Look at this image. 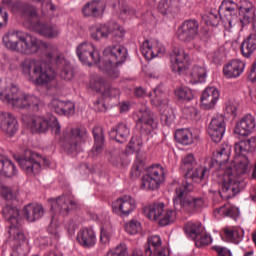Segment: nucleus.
Returning a JSON list of instances; mask_svg holds the SVG:
<instances>
[{"label":"nucleus","instance_id":"45","mask_svg":"<svg viewBox=\"0 0 256 256\" xmlns=\"http://www.w3.org/2000/svg\"><path fill=\"white\" fill-rule=\"evenodd\" d=\"M141 53L145 59H154L159 55V50L149 45V40H146L141 46Z\"/></svg>","mask_w":256,"mask_h":256},{"label":"nucleus","instance_id":"40","mask_svg":"<svg viewBox=\"0 0 256 256\" xmlns=\"http://www.w3.org/2000/svg\"><path fill=\"white\" fill-rule=\"evenodd\" d=\"M175 140L181 145H192L193 143V133L189 129H179L174 134Z\"/></svg>","mask_w":256,"mask_h":256},{"label":"nucleus","instance_id":"54","mask_svg":"<svg viewBox=\"0 0 256 256\" xmlns=\"http://www.w3.org/2000/svg\"><path fill=\"white\" fill-rule=\"evenodd\" d=\"M141 147H143V141L139 137L133 136L128 143V149L131 153H135V151H141Z\"/></svg>","mask_w":256,"mask_h":256},{"label":"nucleus","instance_id":"59","mask_svg":"<svg viewBox=\"0 0 256 256\" xmlns=\"http://www.w3.org/2000/svg\"><path fill=\"white\" fill-rule=\"evenodd\" d=\"M109 155L108 161L112 165H119L121 163V152L119 150H113Z\"/></svg>","mask_w":256,"mask_h":256},{"label":"nucleus","instance_id":"53","mask_svg":"<svg viewBox=\"0 0 256 256\" xmlns=\"http://www.w3.org/2000/svg\"><path fill=\"white\" fill-rule=\"evenodd\" d=\"M234 151L236 155L239 157V159H241V157H247L245 153L249 151V146L246 145L245 141H241L234 145Z\"/></svg>","mask_w":256,"mask_h":256},{"label":"nucleus","instance_id":"9","mask_svg":"<svg viewBox=\"0 0 256 256\" xmlns=\"http://www.w3.org/2000/svg\"><path fill=\"white\" fill-rule=\"evenodd\" d=\"M0 194L5 199L1 211L3 218L10 224V226L19 225V223H21V218L19 217V208L13 203L16 199L13 190L0 184Z\"/></svg>","mask_w":256,"mask_h":256},{"label":"nucleus","instance_id":"14","mask_svg":"<svg viewBox=\"0 0 256 256\" xmlns=\"http://www.w3.org/2000/svg\"><path fill=\"white\" fill-rule=\"evenodd\" d=\"M109 35H113V37H119V39H122L123 35H125V30H123V28H121L117 22L101 24L99 26L92 27L91 29V37L94 39V41L107 39Z\"/></svg>","mask_w":256,"mask_h":256},{"label":"nucleus","instance_id":"63","mask_svg":"<svg viewBox=\"0 0 256 256\" xmlns=\"http://www.w3.org/2000/svg\"><path fill=\"white\" fill-rule=\"evenodd\" d=\"M143 167V162H140V164H138L137 162H135V164L133 165L130 175L133 179H137V177H141V168Z\"/></svg>","mask_w":256,"mask_h":256},{"label":"nucleus","instance_id":"3","mask_svg":"<svg viewBox=\"0 0 256 256\" xmlns=\"http://www.w3.org/2000/svg\"><path fill=\"white\" fill-rule=\"evenodd\" d=\"M2 42L4 47L14 53H20V55H37L39 51L43 52L44 57L51 63L55 59L59 51V47L53 43L45 42L31 33L13 30L6 33Z\"/></svg>","mask_w":256,"mask_h":256},{"label":"nucleus","instance_id":"34","mask_svg":"<svg viewBox=\"0 0 256 256\" xmlns=\"http://www.w3.org/2000/svg\"><path fill=\"white\" fill-rule=\"evenodd\" d=\"M19 173L17 166L9 158L0 155V175L4 177H15Z\"/></svg>","mask_w":256,"mask_h":256},{"label":"nucleus","instance_id":"31","mask_svg":"<svg viewBox=\"0 0 256 256\" xmlns=\"http://www.w3.org/2000/svg\"><path fill=\"white\" fill-rule=\"evenodd\" d=\"M32 133H47L49 131V120L42 116H33L28 122Z\"/></svg>","mask_w":256,"mask_h":256},{"label":"nucleus","instance_id":"4","mask_svg":"<svg viewBox=\"0 0 256 256\" xmlns=\"http://www.w3.org/2000/svg\"><path fill=\"white\" fill-rule=\"evenodd\" d=\"M251 169V162L247 156H241L235 166H228L220 183L219 194L222 199H233L241 193V182L237 180L239 175H245Z\"/></svg>","mask_w":256,"mask_h":256},{"label":"nucleus","instance_id":"62","mask_svg":"<svg viewBox=\"0 0 256 256\" xmlns=\"http://www.w3.org/2000/svg\"><path fill=\"white\" fill-rule=\"evenodd\" d=\"M22 13L23 15H27V17H37V8L30 4H26Z\"/></svg>","mask_w":256,"mask_h":256},{"label":"nucleus","instance_id":"35","mask_svg":"<svg viewBox=\"0 0 256 256\" xmlns=\"http://www.w3.org/2000/svg\"><path fill=\"white\" fill-rule=\"evenodd\" d=\"M240 51L246 59H249L256 51V36L249 35L244 39L240 46Z\"/></svg>","mask_w":256,"mask_h":256},{"label":"nucleus","instance_id":"47","mask_svg":"<svg viewBox=\"0 0 256 256\" xmlns=\"http://www.w3.org/2000/svg\"><path fill=\"white\" fill-rule=\"evenodd\" d=\"M125 231L129 235H137V233H141V222L132 219L130 222L125 224Z\"/></svg>","mask_w":256,"mask_h":256},{"label":"nucleus","instance_id":"57","mask_svg":"<svg viewBox=\"0 0 256 256\" xmlns=\"http://www.w3.org/2000/svg\"><path fill=\"white\" fill-rule=\"evenodd\" d=\"M50 107L54 113H57V115H62L63 113V101L59 99H53L50 103Z\"/></svg>","mask_w":256,"mask_h":256},{"label":"nucleus","instance_id":"17","mask_svg":"<svg viewBox=\"0 0 256 256\" xmlns=\"http://www.w3.org/2000/svg\"><path fill=\"white\" fill-rule=\"evenodd\" d=\"M137 118L136 125L140 127L142 131L151 133L154 129H157V122H155L153 112H151L149 107L143 105L137 113Z\"/></svg>","mask_w":256,"mask_h":256},{"label":"nucleus","instance_id":"58","mask_svg":"<svg viewBox=\"0 0 256 256\" xmlns=\"http://www.w3.org/2000/svg\"><path fill=\"white\" fill-rule=\"evenodd\" d=\"M103 95L106 97H118V95H121V90H119V88L106 85Z\"/></svg>","mask_w":256,"mask_h":256},{"label":"nucleus","instance_id":"6","mask_svg":"<svg viewBox=\"0 0 256 256\" xmlns=\"http://www.w3.org/2000/svg\"><path fill=\"white\" fill-rule=\"evenodd\" d=\"M0 99L3 103L17 107L18 109H30L31 111H41L44 107L43 102L39 97L30 94H21L19 88L11 85L0 92Z\"/></svg>","mask_w":256,"mask_h":256},{"label":"nucleus","instance_id":"43","mask_svg":"<svg viewBox=\"0 0 256 256\" xmlns=\"http://www.w3.org/2000/svg\"><path fill=\"white\" fill-rule=\"evenodd\" d=\"M158 225L160 227H167V225H171L173 221H175V212L171 209L165 210L161 213L160 217L158 218Z\"/></svg>","mask_w":256,"mask_h":256},{"label":"nucleus","instance_id":"22","mask_svg":"<svg viewBox=\"0 0 256 256\" xmlns=\"http://www.w3.org/2000/svg\"><path fill=\"white\" fill-rule=\"evenodd\" d=\"M229 157H231V146L227 144L222 145L220 149L213 154L210 167H214L215 171H219L223 164L229 161Z\"/></svg>","mask_w":256,"mask_h":256},{"label":"nucleus","instance_id":"8","mask_svg":"<svg viewBox=\"0 0 256 256\" xmlns=\"http://www.w3.org/2000/svg\"><path fill=\"white\" fill-rule=\"evenodd\" d=\"M75 207H77V202L69 199L68 196H59L56 199H52L51 209L53 215L48 227V233L53 235L55 239H59V215L67 217Z\"/></svg>","mask_w":256,"mask_h":256},{"label":"nucleus","instance_id":"10","mask_svg":"<svg viewBox=\"0 0 256 256\" xmlns=\"http://www.w3.org/2000/svg\"><path fill=\"white\" fill-rule=\"evenodd\" d=\"M15 159L28 175H37L41 171V165H49L47 158L31 150H25L21 156H15Z\"/></svg>","mask_w":256,"mask_h":256},{"label":"nucleus","instance_id":"5","mask_svg":"<svg viewBox=\"0 0 256 256\" xmlns=\"http://www.w3.org/2000/svg\"><path fill=\"white\" fill-rule=\"evenodd\" d=\"M23 75H27L29 80L38 86L49 85L55 80L57 73L49 64H43V61L34 58H27L21 62Z\"/></svg>","mask_w":256,"mask_h":256},{"label":"nucleus","instance_id":"37","mask_svg":"<svg viewBox=\"0 0 256 256\" xmlns=\"http://www.w3.org/2000/svg\"><path fill=\"white\" fill-rule=\"evenodd\" d=\"M188 77L191 85H196V83H204L207 77V70L205 67L194 66Z\"/></svg>","mask_w":256,"mask_h":256},{"label":"nucleus","instance_id":"56","mask_svg":"<svg viewBox=\"0 0 256 256\" xmlns=\"http://www.w3.org/2000/svg\"><path fill=\"white\" fill-rule=\"evenodd\" d=\"M158 11L162 15H167L171 13V0H161L158 3Z\"/></svg>","mask_w":256,"mask_h":256},{"label":"nucleus","instance_id":"33","mask_svg":"<svg viewBox=\"0 0 256 256\" xmlns=\"http://www.w3.org/2000/svg\"><path fill=\"white\" fill-rule=\"evenodd\" d=\"M203 231H205V227L199 222H188L184 226L185 235L192 241L199 239V236L203 235Z\"/></svg>","mask_w":256,"mask_h":256},{"label":"nucleus","instance_id":"49","mask_svg":"<svg viewBox=\"0 0 256 256\" xmlns=\"http://www.w3.org/2000/svg\"><path fill=\"white\" fill-rule=\"evenodd\" d=\"M194 241H195V246L198 248H201L207 245H211V243L213 242V239L211 238L210 235L205 233V230H204L203 233L200 236H198V238Z\"/></svg>","mask_w":256,"mask_h":256},{"label":"nucleus","instance_id":"21","mask_svg":"<svg viewBox=\"0 0 256 256\" xmlns=\"http://www.w3.org/2000/svg\"><path fill=\"white\" fill-rule=\"evenodd\" d=\"M56 67L60 70V77L64 81H71L73 77H75V72L73 71V66L65 58L63 55L59 54V50L57 54L54 55Z\"/></svg>","mask_w":256,"mask_h":256},{"label":"nucleus","instance_id":"46","mask_svg":"<svg viewBox=\"0 0 256 256\" xmlns=\"http://www.w3.org/2000/svg\"><path fill=\"white\" fill-rule=\"evenodd\" d=\"M175 95L182 101H191L193 99V91L188 87H180L175 90Z\"/></svg>","mask_w":256,"mask_h":256},{"label":"nucleus","instance_id":"23","mask_svg":"<svg viewBox=\"0 0 256 256\" xmlns=\"http://www.w3.org/2000/svg\"><path fill=\"white\" fill-rule=\"evenodd\" d=\"M22 213L29 223H35L45 215V209L41 204L30 203L23 207Z\"/></svg>","mask_w":256,"mask_h":256},{"label":"nucleus","instance_id":"16","mask_svg":"<svg viewBox=\"0 0 256 256\" xmlns=\"http://www.w3.org/2000/svg\"><path fill=\"white\" fill-rule=\"evenodd\" d=\"M112 208L120 217H129L137 209V201L131 196H122L112 203Z\"/></svg>","mask_w":256,"mask_h":256},{"label":"nucleus","instance_id":"1","mask_svg":"<svg viewBox=\"0 0 256 256\" xmlns=\"http://www.w3.org/2000/svg\"><path fill=\"white\" fill-rule=\"evenodd\" d=\"M197 161L193 154H188L182 159L181 169L185 171V181L181 185L175 188L173 197V204L176 211H184V213H197L203 209L205 200L201 197H195L190 195L193 191V183L203 181L206 177H209V169L207 167L199 166L197 168Z\"/></svg>","mask_w":256,"mask_h":256},{"label":"nucleus","instance_id":"24","mask_svg":"<svg viewBox=\"0 0 256 256\" xmlns=\"http://www.w3.org/2000/svg\"><path fill=\"white\" fill-rule=\"evenodd\" d=\"M34 30L41 37H45L46 39H57L61 34V29L56 24H43L41 22H37L34 26Z\"/></svg>","mask_w":256,"mask_h":256},{"label":"nucleus","instance_id":"2","mask_svg":"<svg viewBox=\"0 0 256 256\" xmlns=\"http://www.w3.org/2000/svg\"><path fill=\"white\" fill-rule=\"evenodd\" d=\"M76 53L79 61L83 65H88V67H93L99 63V69L107 76L109 79H118L120 72L117 67L123 65L127 61V48L121 45L108 46L103 51V58L101 61V56L99 51L95 49V45L89 42L81 43L77 49Z\"/></svg>","mask_w":256,"mask_h":256},{"label":"nucleus","instance_id":"19","mask_svg":"<svg viewBox=\"0 0 256 256\" xmlns=\"http://www.w3.org/2000/svg\"><path fill=\"white\" fill-rule=\"evenodd\" d=\"M255 127V117H253L251 114H247L236 123L234 133L236 135H240L241 137H249V135L255 131Z\"/></svg>","mask_w":256,"mask_h":256},{"label":"nucleus","instance_id":"38","mask_svg":"<svg viewBox=\"0 0 256 256\" xmlns=\"http://www.w3.org/2000/svg\"><path fill=\"white\" fill-rule=\"evenodd\" d=\"M151 104L155 107H165L169 103L167 94L159 89H154L153 92L149 93Z\"/></svg>","mask_w":256,"mask_h":256},{"label":"nucleus","instance_id":"26","mask_svg":"<svg viewBox=\"0 0 256 256\" xmlns=\"http://www.w3.org/2000/svg\"><path fill=\"white\" fill-rule=\"evenodd\" d=\"M219 91L215 87H207L201 96V103L203 109H213L219 101Z\"/></svg>","mask_w":256,"mask_h":256},{"label":"nucleus","instance_id":"55","mask_svg":"<svg viewBox=\"0 0 256 256\" xmlns=\"http://www.w3.org/2000/svg\"><path fill=\"white\" fill-rule=\"evenodd\" d=\"M75 113V104L71 101H63L62 115L69 117Z\"/></svg>","mask_w":256,"mask_h":256},{"label":"nucleus","instance_id":"36","mask_svg":"<svg viewBox=\"0 0 256 256\" xmlns=\"http://www.w3.org/2000/svg\"><path fill=\"white\" fill-rule=\"evenodd\" d=\"M224 237L225 241L228 243H235V245H239L241 241H243V230L242 229H237V228H224Z\"/></svg>","mask_w":256,"mask_h":256},{"label":"nucleus","instance_id":"60","mask_svg":"<svg viewBox=\"0 0 256 256\" xmlns=\"http://www.w3.org/2000/svg\"><path fill=\"white\" fill-rule=\"evenodd\" d=\"M161 121L165 123V125H171L173 121H175V116L173 115V112L164 110V112L161 115Z\"/></svg>","mask_w":256,"mask_h":256},{"label":"nucleus","instance_id":"32","mask_svg":"<svg viewBox=\"0 0 256 256\" xmlns=\"http://www.w3.org/2000/svg\"><path fill=\"white\" fill-rule=\"evenodd\" d=\"M164 209L165 204L163 202L152 203L143 208V213L150 221H158Z\"/></svg>","mask_w":256,"mask_h":256},{"label":"nucleus","instance_id":"44","mask_svg":"<svg viewBox=\"0 0 256 256\" xmlns=\"http://www.w3.org/2000/svg\"><path fill=\"white\" fill-rule=\"evenodd\" d=\"M215 212L224 217H231V219H237L239 217V208L235 206H221L220 208H217Z\"/></svg>","mask_w":256,"mask_h":256},{"label":"nucleus","instance_id":"48","mask_svg":"<svg viewBox=\"0 0 256 256\" xmlns=\"http://www.w3.org/2000/svg\"><path fill=\"white\" fill-rule=\"evenodd\" d=\"M203 19L206 25L217 27V25H219V21H221V16L219 15V13L209 12L208 14L203 16Z\"/></svg>","mask_w":256,"mask_h":256},{"label":"nucleus","instance_id":"28","mask_svg":"<svg viewBox=\"0 0 256 256\" xmlns=\"http://www.w3.org/2000/svg\"><path fill=\"white\" fill-rule=\"evenodd\" d=\"M109 135L112 139H115L117 143H126L127 139H129V135H131V129L125 123H118L110 130Z\"/></svg>","mask_w":256,"mask_h":256},{"label":"nucleus","instance_id":"15","mask_svg":"<svg viewBox=\"0 0 256 256\" xmlns=\"http://www.w3.org/2000/svg\"><path fill=\"white\" fill-rule=\"evenodd\" d=\"M199 35V21L189 19L182 23L178 28L177 37L179 41L184 43H191Z\"/></svg>","mask_w":256,"mask_h":256},{"label":"nucleus","instance_id":"29","mask_svg":"<svg viewBox=\"0 0 256 256\" xmlns=\"http://www.w3.org/2000/svg\"><path fill=\"white\" fill-rule=\"evenodd\" d=\"M105 11V5L100 0H92L82 8L84 17H101Z\"/></svg>","mask_w":256,"mask_h":256},{"label":"nucleus","instance_id":"13","mask_svg":"<svg viewBox=\"0 0 256 256\" xmlns=\"http://www.w3.org/2000/svg\"><path fill=\"white\" fill-rule=\"evenodd\" d=\"M169 59L172 73H175L176 75H187L191 57H189V54L186 53L185 50L179 47H174L169 54Z\"/></svg>","mask_w":256,"mask_h":256},{"label":"nucleus","instance_id":"64","mask_svg":"<svg viewBox=\"0 0 256 256\" xmlns=\"http://www.w3.org/2000/svg\"><path fill=\"white\" fill-rule=\"evenodd\" d=\"M212 249L216 251L218 256H231V251L225 247L213 246Z\"/></svg>","mask_w":256,"mask_h":256},{"label":"nucleus","instance_id":"41","mask_svg":"<svg viewBox=\"0 0 256 256\" xmlns=\"http://www.w3.org/2000/svg\"><path fill=\"white\" fill-rule=\"evenodd\" d=\"M161 243V237L159 235L150 236L148 238L147 244L144 246L145 255H153V250H151V247L154 248V251H159Z\"/></svg>","mask_w":256,"mask_h":256},{"label":"nucleus","instance_id":"50","mask_svg":"<svg viewBox=\"0 0 256 256\" xmlns=\"http://www.w3.org/2000/svg\"><path fill=\"white\" fill-rule=\"evenodd\" d=\"M29 253V247L27 244H14L12 247L11 256H27Z\"/></svg>","mask_w":256,"mask_h":256},{"label":"nucleus","instance_id":"52","mask_svg":"<svg viewBox=\"0 0 256 256\" xmlns=\"http://www.w3.org/2000/svg\"><path fill=\"white\" fill-rule=\"evenodd\" d=\"M107 256H129L127 245L119 244L107 253Z\"/></svg>","mask_w":256,"mask_h":256},{"label":"nucleus","instance_id":"30","mask_svg":"<svg viewBox=\"0 0 256 256\" xmlns=\"http://www.w3.org/2000/svg\"><path fill=\"white\" fill-rule=\"evenodd\" d=\"M77 241L82 247L90 249V247H93L97 242L95 231L91 228H84L80 230L77 234Z\"/></svg>","mask_w":256,"mask_h":256},{"label":"nucleus","instance_id":"11","mask_svg":"<svg viewBox=\"0 0 256 256\" xmlns=\"http://www.w3.org/2000/svg\"><path fill=\"white\" fill-rule=\"evenodd\" d=\"M163 181H165V168L161 164H155L146 170L141 179L140 187L147 191H156V189L161 187Z\"/></svg>","mask_w":256,"mask_h":256},{"label":"nucleus","instance_id":"7","mask_svg":"<svg viewBox=\"0 0 256 256\" xmlns=\"http://www.w3.org/2000/svg\"><path fill=\"white\" fill-rule=\"evenodd\" d=\"M255 9V5L251 1L242 0L240 4L233 0H223L219 13L223 12V23L226 31H231L235 25H237L238 15L241 11H249Z\"/></svg>","mask_w":256,"mask_h":256},{"label":"nucleus","instance_id":"25","mask_svg":"<svg viewBox=\"0 0 256 256\" xmlns=\"http://www.w3.org/2000/svg\"><path fill=\"white\" fill-rule=\"evenodd\" d=\"M245 71V62L241 60H231L223 67V74L227 79H237Z\"/></svg>","mask_w":256,"mask_h":256},{"label":"nucleus","instance_id":"20","mask_svg":"<svg viewBox=\"0 0 256 256\" xmlns=\"http://www.w3.org/2000/svg\"><path fill=\"white\" fill-rule=\"evenodd\" d=\"M0 129L8 135V137H13L17 131H19V123L17 118L11 113L2 112L0 113Z\"/></svg>","mask_w":256,"mask_h":256},{"label":"nucleus","instance_id":"39","mask_svg":"<svg viewBox=\"0 0 256 256\" xmlns=\"http://www.w3.org/2000/svg\"><path fill=\"white\" fill-rule=\"evenodd\" d=\"M8 233L13 237L14 244H27V239L25 238V233H23L21 222L16 225L9 226Z\"/></svg>","mask_w":256,"mask_h":256},{"label":"nucleus","instance_id":"12","mask_svg":"<svg viewBox=\"0 0 256 256\" xmlns=\"http://www.w3.org/2000/svg\"><path fill=\"white\" fill-rule=\"evenodd\" d=\"M87 141V129L85 127L72 128L64 136V151L66 153H77L81 151V145Z\"/></svg>","mask_w":256,"mask_h":256},{"label":"nucleus","instance_id":"18","mask_svg":"<svg viewBox=\"0 0 256 256\" xmlns=\"http://www.w3.org/2000/svg\"><path fill=\"white\" fill-rule=\"evenodd\" d=\"M225 117L223 115H216L212 118L208 126V134L214 143H221L223 135H225Z\"/></svg>","mask_w":256,"mask_h":256},{"label":"nucleus","instance_id":"42","mask_svg":"<svg viewBox=\"0 0 256 256\" xmlns=\"http://www.w3.org/2000/svg\"><path fill=\"white\" fill-rule=\"evenodd\" d=\"M239 15H241L242 18H238L237 23L244 28L245 25H249V23H253V21H255V8L241 11L239 12Z\"/></svg>","mask_w":256,"mask_h":256},{"label":"nucleus","instance_id":"27","mask_svg":"<svg viewBox=\"0 0 256 256\" xmlns=\"http://www.w3.org/2000/svg\"><path fill=\"white\" fill-rule=\"evenodd\" d=\"M94 137V146L91 150V157H99L103 153V146L105 145V136L103 135V127L94 126L92 129Z\"/></svg>","mask_w":256,"mask_h":256},{"label":"nucleus","instance_id":"61","mask_svg":"<svg viewBox=\"0 0 256 256\" xmlns=\"http://www.w3.org/2000/svg\"><path fill=\"white\" fill-rule=\"evenodd\" d=\"M183 114L186 119H195V117H197V109L193 106L185 107L183 109Z\"/></svg>","mask_w":256,"mask_h":256},{"label":"nucleus","instance_id":"51","mask_svg":"<svg viewBox=\"0 0 256 256\" xmlns=\"http://www.w3.org/2000/svg\"><path fill=\"white\" fill-rule=\"evenodd\" d=\"M107 87V83L103 79V77H97L92 83H91V89L94 91H97V93H103L105 92V88Z\"/></svg>","mask_w":256,"mask_h":256}]
</instances>
